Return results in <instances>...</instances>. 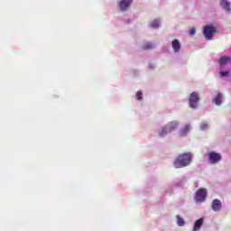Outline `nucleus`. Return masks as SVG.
Here are the masks:
<instances>
[{
	"label": "nucleus",
	"mask_w": 231,
	"mask_h": 231,
	"mask_svg": "<svg viewBox=\"0 0 231 231\" xmlns=\"http://www.w3.org/2000/svg\"><path fill=\"white\" fill-rule=\"evenodd\" d=\"M151 27H152V28H160V21H158V20H153V21L151 23Z\"/></svg>",
	"instance_id": "f3484780"
},
{
	"label": "nucleus",
	"mask_w": 231,
	"mask_h": 231,
	"mask_svg": "<svg viewBox=\"0 0 231 231\" xmlns=\"http://www.w3.org/2000/svg\"><path fill=\"white\" fill-rule=\"evenodd\" d=\"M189 107L192 109L198 108V102H199V94L198 92H192L189 98Z\"/></svg>",
	"instance_id": "20e7f679"
},
{
	"label": "nucleus",
	"mask_w": 231,
	"mask_h": 231,
	"mask_svg": "<svg viewBox=\"0 0 231 231\" xmlns=\"http://www.w3.org/2000/svg\"><path fill=\"white\" fill-rule=\"evenodd\" d=\"M208 158L210 163H217L218 162H221V154L216 152H210L208 153Z\"/></svg>",
	"instance_id": "423d86ee"
},
{
	"label": "nucleus",
	"mask_w": 231,
	"mask_h": 231,
	"mask_svg": "<svg viewBox=\"0 0 231 231\" xmlns=\"http://www.w3.org/2000/svg\"><path fill=\"white\" fill-rule=\"evenodd\" d=\"M203 218H199L197 221H195L193 231L200 230L201 226H203Z\"/></svg>",
	"instance_id": "f8f14e48"
},
{
	"label": "nucleus",
	"mask_w": 231,
	"mask_h": 231,
	"mask_svg": "<svg viewBox=\"0 0 231 231\" xmlns=\"http://www.w3.org/2000/svg\"><path fill=\"white\" fill-rule=\"evenodd\" d=\"M220 6L226 10V12L230 13L231 12V8H230V2H228L227 0H221L220 1Z\"/></svg>",
	"instance_id": "9d476101"
},
{
	"label": "nucleus",
	"mask_w": 231,
	"mask_h": 231,
	"mask_svg": "<svg viewBox=\"0 0 231 231\" xmlns=\"http://www.w3.org/2000/svg\"><path fill=\"white\" fill-rule=\"evenodd\" d=\"M171 48L175 53L180 52L181 50V43H180V41L178 39H175L171 42Z\"/></svg>",
	"instance_id": "1a4fd4ad"
},
{
	"label": "nucleus",
	"mask_w": 231,
	"mask_h": 231,
	"mask_svg": "<svg viewBox=\"0 0 231 231\" xmlns=\"http://www.w3.org/2000/svg\"><path fill=\"white\" fill-rule=\"evenodd\" d=\"M154 48H156V46H155L153 43H152V42H146V43H144V44L143 45L142 50H143V51H149V50H154Z\"/></svg>",
	"instance_id": "ddd939ff"
},
{
	"label": "nucleus",
	"mask_w": 231,
	"mask_h": 231,
	"mask_svg": "<svg viewBox=\"0 0 231 231\" xmlns=\"http://www.w3.org/2000/svg\"><path fill=\"white\" fill-rule=\"evenodd\" d=\"M220 76L221 77H230V73L228 71H221Z\"/></svg>",
	"instance_id": "aec40b11"
},
{
	"label": "nucleus",
	"mask_w": 231,
	"mask_h": 231,
	"mask_svg": "<svg viewBox=\"0 0 231 231\" xmlns=\"http://www.w3.org/2000/svg\"><path fill=\"white\" fill-rule=\"evenodd\" d=\"M223 98V96L221 93H217L213 101L215 102L216 106H221V99Z\"/></svg>",
	"instance_id": "4468645a"
},
{
	"label": "nucleus",
	"mask_w": 231,
	"mask_h": 231,
	"mask_svg": "<svg viewBox=\"0 0 231 231\" xmlns=\"http://www.w3.org/2000/svg\"><path fill=\"white\" fill-rule=\"evenodd\" d=\"M175 129H178V122H170L168 125L162 128V130L159 132V136L163 138V136L169 134V133H172V131H174Z\"/></svg>",
	"instance_id": "f03ea898"
},
{
	"label": "nucleus",
	"mask_w": 231,
	"mask_h": 231,
	"mask_svg": "<svg viewBox=\"0 0 231 231\" xmlns=\"http://www.w3.org/2000/svg\"><path fill=\"white\" fill-rule=\"evenodd\" d=\"M229 58L226 56L221 57L219 59V64H221L222 66H225V64H226V62H228Z\"/></svg>",
	"instance_id": "dca6fc26"
},
{
	"label": "nucleus",
	"mask_w": 231,
	"mask_h": 231,
	"mask_svg": "<svg viewBox=\"0 0 231 231\" xmlns=\"http://www.w3.org/2000/svg\"><path fill=\"white\" fill-rule=\"evenodd\" d=\"M207 194H208L207 189L201 188L198 189L195 194V201L197 203H203V201L207 199Z\"/></svg>",
	"instance_id": "7ed1b4c3"
},
{
	"label": "nucleus",
	"mask_w": 231,
	"mask_h": 231,
	"mask_svg": "<svg viewBox=\"0 0 231 231\" xmlns=\"http://www.w3.org/2000/svg\"><path fill=\"white\" fill-rule=\"evenodd\" d=\"M211 208L214 212H219L221 211V208H223V203H221V200L215 199L212 201Z\"/></svg>",
	"instance_id": "0eeeda50"
},
{
	"label": "nucleus",
	"mask_w": 231,
	"mask_h": 231,
	"mask_svg": "<svg viewBox=\"0 0 231 231\" xmlns=\"http://www.w3.org/2000/svg\"><path fill=\"white\" fill-rule=\"evenodd\" d=\"M143 94L141 91L136 92V99L142 100Z\"/></svg>",
	"instance_id": "a211bd4d"
},
{
	"label": "nucleus",
	"mask_w": 231,
	"mask_h": 231,
	"mask_svg": "<svg viewBox=\"0 0 231 231\" xmlns=\"http://www.w3.org/2000/svg\"><path fill=\"white\" fill-rule=\"evenodd\" d=\"M216 32H217L216 27L207 25L204 28L203 33H204V36L208 39V41H211L212 35H214V33H216Z\"/></svg>",
	"instance_id": "39448f33"
},
{
	"label": "nucleus",
	"mask_w": 231,
	"mask_h": 231,
	"mask_svg": "<svg viewBox=\"0 0 231 231\" xmlns=\"http://www.w3.org/2000/svg\"><path fill=\"white\" fill-rule=\"evenodd\" d=\"M190 129H192L190 125H185L184 127H182L180 132V136H187V134H189V131H190Z\"/></svg>",
	"instance_id": "9b49d317"
},
{
	"label": "nucleus",
	"mask_w": 231,
	"mask_h": 231,
	"mask_svg": "<svg viewBox=\"0 0 231 231\" xmlns=\"http://www.w3.org/2000/svg\"><path fill=\"white\" fill-rule=\"evenodd\" d=\"M191 162L192 153L185 152L178 156V158L174 162V167L176 169H181L182 167H187L188 165H190Z\"/></svg>",
	"instance_id": "f257e3e1"
},
{
	"label": "nucleus",
	"mask_w": 231,
	"mask_h": 231,
	"mask_svg": "<svg viewBox=\"0 0 231 231\" xmlns=\"http://www.w3.org/2000/svg\"><path fill=\"white\" fill-rule=\"evenodd\" d=\"M200 129L202 131H205L207 129H208V125L207 123H203L201 125H200Z\"/></svg>",
	"instance_id": "6ab92c4d"
},
{
	"label": "nucleus",
	"mask_w": 231,
	"mask_h": 231,
	"mask_svg": "<svg viewBox=\"0 0 231 231\" xmlns=\"http://www.w3.org/2000/svg\"><path fill=\"white\" fill-rule=\"evenodd\" d=\"M133 1L134 0H122L121 2H119L120 10L122 12H125V10H127V8H129L131 5H133Z\"/></svg>",
	"instance_id": "6e6552de"
},
{
	"label": "nucleus",
	"mask_w": 231,
	"mask_h": 231,
	"mask_svg": "<svg viewBox=\"0 0 231 231\" xmlns=\"http://www.w3.org/2000/svg\"><path fill=\"white\" fill-rule=\"evenodd\" d=\"M195 33H196V29L191 28V29L189 30V35H195Z\"/></svg>",
	"instance_id": "412c9836"
},
{
	"label": "nucleus",
	"mask_w": 231,
	"mask_h": 231,
	"mask_svg": "<svg viewBox=\"0 0 231 231\" xmlns=\"http://www.w3.org/2000/svg\"><path fill=\"white\" fill-rule=\"evenodd\" d=\"M177 224L179 226H185V220L180 216H177Z\"/></svg>",
	"instance_id": "2eb2a0df"
}]
</instances>
